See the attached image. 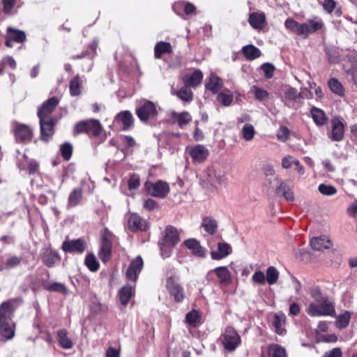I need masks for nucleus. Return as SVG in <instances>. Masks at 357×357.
<instances>
[{"label":"nucleus","mask_w":357,"mask_h":357,"mask_svg":"<svg viewBox=\"0 0 357 357\" xmlns=\"http://www.w3.org/2000/svg\"><path fill=\"white\" fill-rule=\"evenodd\" d=\"M22 302V297H17L0 305V334L6 340H11L15 335L13 316L15 310Z\"/></svg>","instance_id":"1"},{"label":"nucleus","mask_w":357,"mask_h":357,"mask_svg":"<svg viewBox=\"0 0 357 357\" xmlns=\"http://www.w3.org/2000/svg\"><path fill=\"white\" fill-rule=\"evenodd\" d=\"M284 26L291 32L305 39L308 36L324 26L323 20L319 17L309 19L306 22L301 24L292 18H288L284 22Z\"/></svg>","instance_id":"2"},{"label":"nucleus","mask_w":357,"mask_h":357,"mask_svg":"<svg viewBox=\"0 0 357 357\" xmlns=\"http://www.w3.org/2000/svg\"><path fill=\"white\" fill-rule=\"evenodd\" d=\"M158 106L156 103L149 100H141L136 108L137 117L143 123H148L155 119L158 114Z\"/></svg>","instance_id":"3"},{"label":"nucleus","mask_w":357,"mask_h":357,"mask_svg":"<svg viewBox=\"0 0 357 357\" xmlns=\"http://www.w3.org/2000/svg\"><path fill=\"white\" fill-rule=\"evenodd\" d=\"M311 317L333 316L335 310L329 300L312 302L306 310Z\"/></svg>","instance_id":"4"},{"label":"nucleus","mask_w":357,"mask_h":357,"mask_svg":"<svg viewBox=\"0 0 357 357\" xmlns=\"http://www.w3.org/2000/svg\"><path fill=\"white\" fill-rule=\"evenodd\" d=\"M102 131V126L100 122L97 119H89L77 122L74 128L75 135L85 132L88 135L91 134L94 137L100 135Z\"/></svg>","instance_id":"5"},{"label":"nucleus","mask_w":357,"mask_h":357,"mask_svg":"<svg viewBox=\"0 0 357 357\" xmlns=\"http://www.w3.org/2000/svg\"><path fill=\"white\" fill-rule=\"evenodd\" d=\"M144 187L147 192L155 197L165 198L169 192V184L161 180L155 183L147 181L145 183Z\"/></svg>","instance_id":"6"},{"label":"nucleus","mask_w":357,"mask_h":357,"mask_svg":"<svg viewBox=\"0 0 357 357\" xmlns=\"http://www.w3.org/2000/svg\"><path fill=\"white\" fill-rule=\"evenodd\" d=\"M221 341L225 349L228 351H234L241 342L239 335L231 328H227L225 330Z\"/></svg>","instance_id":"7"},{"label":"nucleus","mask_w":357,"mask_h":357,"mask_svg":"<svg viewBox=\"0 0 357 357\" xmlns=\"http://www.w3.org/2000/svg\"><path fill=\"white\" fill-rule=\"evenodd\" d=\"M166 288L176 302L181 303L183 301L185 297L184 289L181 284L176 282L172 277L167 278Z\"/></svg>","instance_id":"8"},{"label":"nucleus","mask_w":357,"mask_h":357,"mask_svg":"<svg viewBox=\"0 0 357 357\" xmlns=\"http://www.w3.org/2000/svg\"><path fill=\"white\" fill-rule=\"evenodd\" d=\"M86 248V243L82 238L66 240L63 242L61 248L66 252L82 254Z\"/></svg>","instance_id":"9"},{"label":"nucleus","mask_w":357,"mask_h":357,"mask_svg":"<svg viewBox=\"0 0 357 357\" xmlns=\"http://www.w3.org/2000/svg\"><path fill=\"white\" fill-rule=\"evenodd\" d=\"M143 264V259L141 256H137L132 260L126 273V278L130 281L135 282L138 278V275L142 269Z\"/></svg>","instance_id":"10"},{"label":"nucleus","mask_w":357,"mask_h":357,"mask_svg":"<svg viewBox=\"0 0 357 357\" xmlns=\"http://www.w3.org/2000/svg\"><path fill=\"white\" fill-rule=\"evenodd\" d=\"M14 132L17 142L26 144L30 142L33 137L31 128L24 124H17Z\"/></svg>","instance_id":"11"},{"label":"nucleus","mask_w":357,"mask_h":357,"mask_svg":"<svg viewBox=\"0 0 357 357\" xmlns=\"http://www.w3.org/2000/svg\"><path fill=\"white\" fill-rule=\"evenodd\" d=\"M26 39V34L23 31L8 28L6 34V45L8 47H12V43L16 42L18 43H23Z\"/></svg>","instance_id":"12"},{"label":"nucleus","mask_w":357,"mask_h":357,"mask_svg":"<svg viewBox=\"0 0 357 357\" xmlns=\"http://www.w3.org/2000/svg\"><path fill=\"white\" fill-rule=\"evenodd\" d=\"M40 119V134L43 140L47 141L54 134V121L51 118L41 117Z\"/></svg>","instance_id":"13"},{"label":"nucleus","mask_w":357,"mask_h":357,"mask_svg":"<svg viewBox=\"0 0 357 357\" xmlns=\"http://www.w3.org/2000/svg\"><path fill=\"white\" fill-rule=\"evenodd\" d=\"M208 150L202 144H197L190 150V155L194 162H202L208 156Z\"/></svg>","instance_id":"14"},{"label":"nucleus","mask_w":357,"mask_h":357,"mask_svg":"<svg viewBox=\"0 0 357 357\" xmlns=\"http://www.w3.org/2000/svg\"><path fill=\"white\" fill-rule=\"evenodd\" d=\"M59 104V100L52 97L46 100L38 109V116L39 118H50V115Z\"/></svg>","instance_id":"15"},{"label":"nucleus","mask_w":357,"mask_h":357,"mask_svg":"<svg viewBox=\"0 0 357 357\" xmlns=\"http://www.w3.org/2000/svg\"><path fill=\"white\" fill-rule=\"evenodd\" d=\"M249 23L256 30H261L266 25V15L263 12H253L250 14Z\"/></svg>","instance_id":"16"},{"label":"nucleus","mask_w":357,"mask_h":357,"mask_svg":"<svg viewBox=\"0 0 357 357\" xmlns=\"http://www.w3.org/2000/svg\"><path fill=\"white\" fill-rule=\"evenodd\" d=\"M43 263L47 267H53L60 261L59 255L50 248H45L41 255Z\"/></svg>","instance_id":"17"},{"label":"nucleus","mask_w":357,"mask_h":357,"mask_svg":"<svg viewBox=\"0 0 357 357\" xmlns=\"http://www.w3.org/2000/svg\"><path fill=\"white\" fill-rule=\"evenodd\" d=\"M114 121L121 123L123 125V130H128L133 126L134 117L129 110H125L116 115Z\"/></svg>","instance_id":"18"},{"label":"nucleus","mask_w":357,"mask_h":357,"mask_svg":"<svg viewBox=\"0 0 357 357\" xmlns=\"http://www.w3.org/2000/svg\"><path fill=\"white\" fill-rule=\"evenodd\" d=\"M128 228L132 231L146 230L148 227L146 221L143 220L137 213H132L128 221Z\"/></svg>","instance_id":"19"},{"label":"nucleus","mask_w":357,"mask_h":357,"mask_svg":"<svg viewBox=\"0 0 357 357\" xmlns=\"http://www.w3.org/2000/svg\"><path fill=\"white\" fill-rule=\"evenodd\" d=\"M310 245L314 250L322 251L325 249H329L332 243L327 236L323 235L312 238L310 241Z\"/></svg>","instance_id":"20"},{"label":"nucleus","mask_w":357,"mask_h":357,"mask_svg":"<svg viewBox=\"0 0 357 357\" xmlns=\"http://www.w3.org/2000/svg\"><path fill=\"white\" fill-rule=\"evenodd\" d=\"M112 241L106 236H103L98 252V256L102 261L106 262L109 259L112 255Z\"/></svg>","instance_id":"21"},{"label":"nucleus","mask_w":357,"mask_h":357,"mask_svg":"<svg viewBox=\"0 0 357 357\" xmlns=\"http://www.w3.org/2000/svg\"><path fill=\"white\" fill-rule=\"evenodd\" d=\"M231 253V247L225 242H220L218 244V250L211 252V258L214 260H220L227 257Z\"/></svg>","instance_id":"22"},{"label":"nucleus","mask_w":357,"mask_h":357,"mask_svg":"<svg viewBox=\"0 0 357 357\" xmlns=\"http://www.w3.org/2000/svg\"><path fill=\"white\" fill-rule=\"evenodd\" d=\"M331 139L334 141L339 142L344 137V125L339 119H333L331 121Z\"/></svg>","instance_id":"23"},{"label":"nucleus","mask_w":357,"mask_h":357,"mask_svg":"<svg viewBox=\"0 0 357 357\" xmlns=\"http://www.w3.org/2000/svg\"><path fill=\"white\" fill-rule=\"evenodd\" d=\"M83 199V190L82 188H74L68 197L67 208L75 207L81 204Z\"/></svg>","instance_id":"24"},{"label":"nucleus","mask_w":357,"mask_h":357,"mask_svg":"<svg viewBox=\"0 0 357 357\" xmlns=\"http://www.w3.org/2000/svg\"><path fill=\"white\" fill-rule=\"evenodd\" d=\"M206 179L212 185H220L222 184L225 177L224 174L217 172L216 169L213 167H208L206 171Z\"/></svg>","instance_id":"25"},{"label":"nucleus","mask_w":357,"mask_h":357,"mask_svg":"<svg viewBox=\"0 0 357 357\" xmlns=\"http://www.w3.org/2000/svg\"><path fill=\"white\" fill-rule=\"evenodd\" d=\"M272 324L277 334L282 335L286 333V317L283 313L275 314Z\"/></svg>","instance_id":"26"},{"label":"nucleus","mask_w":357,"mask_h":357,"mask_svg":"<svg viewBox=\"0 0 357 357\" xmlns=\"http://www.w3.org/2000/svg\"><path fill=\"white\" fill-rule=\"evenodd\" d=\"M284 98L287 104L294 103V107H300V93L293 87H288L284 91Z\"/></svg>","instance_id":"27"},{"label":"nucleus","mask_w":357,"mask_h":357,"mask_svg":"<svg viewBox=\"0 0 357 357\" xmlns=\"http://www.w3.org/2000/svg\"><path fill=\"white\" fill-rule=\"evenodd\" d=\"M184 245L190 250L193 255L197 257H204L205 249L201 246L199 242L195 238H189L184 241Z\"/></svg>","instance_id":"28"},{"label":"nucleus","mask_w":357,"mask_h":357,"mask_svg":"<svg viewBox=\"0 0 357 357\" xmlns=\"http://www.w3.org/2000/svg\"><path fill=\"white\" fill-rule=\"evenodd\" d=\"M203 79V73L200 70H196L190 75H185L183 77V82L189 87L198 86Z\"/></svg>","instance_id":"29"},{"label":"nucleus","mask_w":357,"mask_h":357,"mask_svg":"<svg viewBox=\"0 0 357 357\" xmlns=\"http://www.w3.org/2000/svg\"><path fill=\"white\" fill-rule=\"evenodd\" d=\"M222 80L214 73H211L209 77V81L205 85L206 89L217 93L222 87Z\"/></svg>","instance_id":"30"},{"label":"nucleus","mask_w":357,"mask_h":357,"mask_svg":"<svg viewBox=\"0 0 357 357\" xmlns=\"http://www.w3.org/2000/svg\"><path fill=\"white\" fill-rule=\"evenodd\" d=\"M163 241L176 245L179 241V236L177 229L172 226H167L165 229V235Z\"/></svg>","instance_id":"31"},{"label":"nucleus","mask_w":357,"mask_h":357,"mask_svg":"<svg viewBox=\"0 0 357 357\" xmlns=\"http://www.w3.org/2000/svg\"><path fill=\"white\" fill-rule=\"evenodd\" d=\"M170 116L178 122V126L181 128H183L188 123L192 121V117L188 112L177 113L176 112L173 111L171 112Z\"/></svg>","instance_id":"32"},{"label":"nucleus","mask_w":357,"mask_h":357,"mask_svg":"<svg viewBox=\"0 0 357 357\" xmlns=\"http://www.w3.org/2000/svg\"><path fill=\"white\" fill-rule=\"evenodd\" d=\"M274 192L278 195L284 197L287 201L294 199L293 192L288 185L284 182H280L275 188Z\"/></svg>","instance_id":"33"},{"label":"nucleus","mask_w":357,"mask_h":357,"mask_svg":"<svg viewBox=\"0 0 357 357\" xmlns=\"http://www.w3.org/2000/svg\"><path fill=\"white\" fill-rule=\"evenodd\" d=\"M58 342L61 347L64 349H70L73 347V341L68 337L66 330L61 329L57 332Z\"/></svg>","instance_id":"34"},{"label":"nucleus","mask_w":357,"mask_h":357,"mask_svg":"<svg viewBox=\"0 0 357 357\" xmlns=\"http://www.w3.org/2000/svg\"><path fill=\"white\" fill-rule=\"evenodd\" d=\"M172 52V45L168 42H158L154 47V56L156 59H160L162 54L165 53H171Z\"/></svg>","instance_id":"35"},{"label":"nucleus","mask_w":357,"mask_h":357,"mask_svg":"<svg viewBox=\"0 0 357 357\" xmlns=\"http://www.w3.org/2000/svg\"><path fill=\"white\" fill-rule=\"evenodd\" d=\"M310 114L317 126H323L326 123L327 118L324 111L316 107H312L310 109Z\"/></svg>","instance_id":"36"},{"label":"nucleus","mask_w":357,"mask_h":357,"mask_svg":"<svg viewBox=\"0 0 357 357\" xmlns=\"http://www.w3.org/2000/svg\"><path fill=\"white\" fill-rule=\"evenodd\" d=\"M279 183L280 181L278 176L265 178L264 181V190H265L267 194L271 195L274 192Z\"/></svg>","instance_id":"37"},{"label":"nucleus","mask_w":357,"mask_h":357,"mask_svg":"<svg viewBox=\"0 0 357 357\" xmlns=\"http://www.w3.org/2000/svg\"><path fill=\"white\" fill-rule=\"evenodd\" d=\"M280 276V272L275 266H269L266 272V281L269 285L275 284Z\"/></svg>","instance_id":"38"},{"label":"nucleus","mask_w":357,"mask_h":357,"mask_svg":"<svg viewBox=\"0 0 357 357\" xmlns=\"http://www.w3.org/2000/svg\"><path fill=\"white\" fill-rule=\"evenodd\" d=\"M268 354L269 357H287L285 349L278 344L269 345Z\"/></svg>","instance_id":"39"},{"label":"nucleus","mask_w":357,"mask_h":357,"mask_svg":"<svg viewBox=\"0 0 357 357\" xmlns=\"http://www.w3.org/2000/svg\"><path fill=\"white\" fill-rule=\"evenodd\" d=\"M202 227L207 233L213 234L217 229L218 224L213 218L211 217H206L202 220Z\"/></svg>","instance_id":"40"},{"label":"nucleus","mask_w":357,"mask_h":357,"mask_svg":"<svg viewBox=\"0 0 357 357\" xmlns=\"http://www.w3.org/2000/svg\"><path fill=\"white\" fill-rule=\"evenodd\" d=\"M132 291V288L130 286H125L119 290V299L123 305H126L128 303Z\"/></svg>","instance_id":"41"},{"label":"nucleus","mask_w":357,"mask_h":357,"mask_svg":"<svg viewBox=\"0 0 357 357\" xmlns=\"http://www.w3.org/2000/svg\"><path fill=\"white\" fill-rule=\"evenodd\" d=\"M250 93L253 94L256 100L261 102L268 100L269 97L268 91L257 86H251Z\"/></svg>","instance_id":"42"},{"label":"nucleus","mask_w":357,"mask_h":357,"mask_svg":"<svg viewBox=\"0 0 357 357\" xmlns=\"http://www.w3.org/2000/svg\"><path fill=\"white\" fill-rule=\"evenodd\" d=\"M331 91L340 96H344V90L342 84L335 78H331L328 82Z\"/></svg>","instance_id":"43"},{"label":"nucleus","mask_w":357,"mask_h":357,"mask_svg":"<svg viewBox=\"0 0 357 357\" xmlns=\"http://www.w3.org/2000/svg\"><path fill=\"white\" fill-rule=\"evenodd\" d=\"M177 96L184 102H190L193 98V93L190 87L185 85L182 86L181 89L176 93Z\"/></svg>","instance_id":"44"},{"label":"nucleus","mask_w":357,"mask_h":357,"mask_svg":"<svg viewBox=\"0 0 357 357\" xmlns=\"http://www.w3.org/2000/svg\"><path fill=\"white\" fill-rule=\"evenodd\" d=\"M82 80L79 76L73 77L70 82V93L72 96H79L81 93Z\"/></svg>","instance_id":"45"},{"label":"nucleus","mask_w":357,"mask_h":357,"mask_svg":"<svg viewBox=\"0 0 357 357\" xmlns=\"http://www.w3.org/2000/svg\"><path fill=\"white\" fill-rule=\"evenodd\" d=\"M221 282H228L230 280V273L226 266H220L213 269Z\"/></svg>","instance_id":"46"},{"label":"nucleus","mask_w":357,"mask_h":357,"mask_svg":"<svg viewBox=\"0 0 357 357\" xmlns=\"http://www.w3.org/2000/svg\"><path fill=\"white\" fill-rule=\"evenodd\" d=\"M172 8L176 13L178 9L183 8L186 15L192 14L196 9L195 6L192 3L185 1L177 2L174 4Z\"/></svg>","instance_id":"47"},{"label":"nucleus","mask_w":357,"mask_h":357,"mask_svg":"<svg viewBox=\"0 0 357 357\" xmlns=\"http://www.w3.org/2000/svg\"><path fill=\"white\" fill-rule=\"evenodd\" d=\"M201 317L198 311L192 310L185 315V321L192 326H197L200 323Z\"/></svg>","instance_id":"48"},{"label":"nucleus","mask_w":357,"mask_h":357,"mask_svg":"<svg viewBox=\"0 0 357 357\" xmlns=\"http://www.w3.org/2000/svg\"><path fill=\"white\" fill-rule=\"evenodd\" d=\"M351 319V313L348 311L344 312L343 314L339 315L336 320V326L338 328H346Z\"/></svg>","instance_id":"49"},{"label":"nucleus","mask_w":357,"mask_h":357,"mask_svg":"<svg viewBox=\"0 0 357 357\" xmlns=\"http://www.w3.org/2000/svg\"><path fill=\"white\" fill-rule=\"evenodd\" d=\"M85 264L87 268L93 272L97 271L99 268V264L93 254L86 255Z\"/></svg>","instance_id":"50"},{"label":"nucleus","mask_w":357,"mask_h":357,"mask_svg":"<svg viewBox=\"0 0 357 357\" xmlns=\"http://www.w3.org/2000/svg\"><path fill=\"white\" fill-rule=\"evenodd\" d=\"M61 156L65 160H69L72 156L73 146L70 142H65L60 146Z\"/></svg>","instance_id":"51"},{"label":"nucleus","mask_w":357,"mask_h":357,"mask_svg":"<svg viewBox=\"0 0 357 357\" xmlns=\"http://www.w3.org/2000/svg\"><path fill=\"white\" fill-rule=\"evenodd\" d=\"M318 190L321 194L326 196H332L337 193V189L331 185L321 183L319 185Z\"/></svg>","instance_id":"52"},{"label":"nucleus","mask_w":357,"mask_h":357,"mask_svg":"<svg viewBox=\"0 0 357 357\" xmlns=\"http://www.w3.org/2000/svg\"><path fill=\"white\" fill-rule=\"evenodd\" d=\"M310 294L311 297L314 299L312 302H318V301H323L325 300H328V298L326 296H324L322 293L321 292V290L317 287H313L310 290Z\"/></svg>","instance_id":"53"},{"label":"nucleus","mask_w":357,"mask_h":357,"mask_svg":"<svg viewBox=\"0 0 357 357\" xmlns=\"http://www.w3.org/2000/svg\"><path fill=\"white\" fill-rule=\"evenodd\" d=\"M217 100L222 103L224 106L227 107L231 105L233 101V96L230 93L221 92L217 96Z\"/></svg>","instance_id":"54"},{"label":"nucleus","mask_w":357,"mask_h":357,"mask_svg":"<svg viewBox=\"0 0 357 357\" xmlns=\"http://www.w3.org/2000/svg\"><path fill=\"white\" fill-rule=\"evenodd\" d=\"M261 55L260 50L252 45H247V59L254 60Z\"/></svg>","instance_id":"55"},{"label":"nucleus","mask_w":357,"mask_h":357,"mask_svg":"<svg viewBox=\"0 0 357 357\" xmlns=\"http://www.w3.org/2000/svg\"><path fill=\"white\" fill-rule=\"evenodd\" d=\"M50 291L59 292L66 294L68 291L66 286L59 282H54L48 285L46 288Z\"/></svg>","instance_id":"56"},{"label":"nucleus","mask_w":357,"mask_h":357,"mask_svg":"<svg viewBox=\"0 0 357 357\" xmlns=\"http://www.w3.org/2000/svg\"><path fill=\"white\" fill-rule=\"evenodd\" d=\"M174 246L165 242L160 244V255L163 259L170 257Z\"/></svg>","instance_id":"57"},{"label":"nucleus","mask_w":357,"mask_h":357,"mask_svg":"<svg viewBox=\"0 0 357 357\" xmlns=\"http://www.w3.org/2000/svg\"><path fill=\"white\" fill-rule=\"evenodd\" d=\"M290 131L286 126H281L278 131L277 137L282 142L287 141L289 137Z\"/></svg>","instance_id":"58"},{"label":"nucleus","mask_w":357,"mask_h":357,"mask_svg":"<svg viewBox=\"0 0 357 357\" xmlns=\"http://www.w3.org/2000/svg\"><path fill=\"white\" fill-rule=\"evenodd\" d=\"M140 185V178L137 174H132L128 180V188L130 190L137 189Z\"/></svg>","instance_id":"59"},{"label":"nucleus","mask_w":357,"mask_h":357,"mask_svg":"<svg viewBox=\"0 0 357 357\" xmlns=\"http://www.w3.org/2000/svg\"><path fill=\"white\" fill-rule=\"evenodd\" d=\"M261 69L264 71L266 78L270 79L273 77L275 68L272 64L268 63H264L261 66Z\"/></svg>","instance_id":"60"},{"label":"nucleus","mask_w":357,"mask_h":357,"mask_svg":"<svg viewBox=\"0 0 357 357\" xmlns=\"http://www.w3.org/2000/svg\"><path fill=\"white\" fill-rule=\"evenodd\" d=\"M297 160L291 155H287L282 159V167L284 169H289L293 165H295V162H297Z\"/></svg>","instance_id":"61"},{"label":"nucleus","mask_w":357,"mask_h":357,"mask_svg":"<svg viewBox=\"0 0 357 357\" xmlns=\"http://www.w3.org/2000/svg\"><path fill=\"white\" fill-rule=\"evenodd\" d=\"M252 280L254 282L260 284H264L266 282L265 274L261 271H256L252 275Z\"/></svg>","instance_id":"62"},{"label":"nucleus","mask_w":357,"mask_h":357,"mask_svg":"<svg viewBox=\"0 0 357 357\" xmlns=\"http://www.w3.org/2000/svg\"><path fill=\"white\" fill-rule=\"evenodd\" d=\"M22 258L13 256L6 260V266L8 268H15L20 264Z\"/></svg>","instance_id":"63"},{"label":"nucleus","mask_w":357,"mask_h":357,"mask_svg":"<svg viewBox=\"0 0 357 357\" xmlns=\"http://www.w3.org/2000/svg\"><path fill=\"white\" fill-rule=\"evenodd\" d=\"M342 353L341 349L336 347L331 351L326 352L324 355V357H342Z\"/></svg>","instance_id":"64"}]
</instances>
